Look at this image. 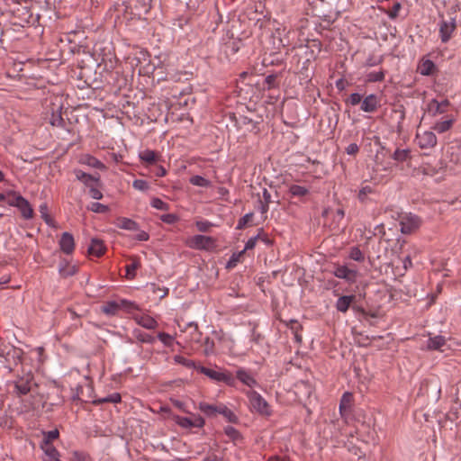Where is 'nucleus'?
<instances>
[{"label":"nucleus","mask_w":461,"mask_h":461,"mask_svg":"<svg viewBox=\"0 0 461 461\" xmlns=\"http://www.w3.org/2000/svg\"><path fill=\"white\" fill-rule=\"evenodd\" d=\"M246 395L249 402L250 408L263 416H270L272 410L264 397L254 390L248 391Z\"/></svg>","instance_id":"obj_1"},{"label":"nucleus","mask_w":461,"mask_h":461,"mask_svg":"<svg viewBox=\"0 0 461 461\" xmlns=\"http://www.w3.org/2000/svg\"><path fill=\"white\" fill-rule=\"evenodd\" d=\"M421 223V219L411 212H404L399 216L400 230L402 234H411L416 231Z\"/></svg>","instance_id":"obj_2"},{"label":"nucleus","mask_w":461,"mask_h":461,"mask_svg":"<svg viewBox=\"0 0 461 461\" xmlns=\"http://www.w3.org/2000/svg\"><path fill=\"white\" fill-rule=\"evenodd\" d=\"M121 309H125L128 312L138 309V305L134 302L128 300L120 301H108L102 307V311L108 316H113L118 313Z\"/></svg>","instance_id":"obj_3"},{"label":"nucleus","mask_w":461,"mask_h":461,"mask_svg":"<svg viewBox=\"0 0 461 461\" xmlns=\"http://www.w3.org/2000/svg\"><path fill=\"white\" fill-rule=\"evenodd\" d=\"M186 245L193 249L211 250L215 247V240L210 236L198 234L187 239Z\"/></svg>","instance_id":"obj_4"},{"label":"nucleus","mask_w":461,"mask_h":461,"mask_svg":"<svg viewBox=\"0 0 461 461\" xmlns=\"http://www.w3.org/2000/svg\"><path fill=\"white\" fill-rule=\"evenodd\" d=\"M197 370L213 381L223 382L228 385H232L234 383V378L230 373L211 369L203 366H199Z\"/></svg>","instance_id":"obj_5"},{"label":"nucleus","mask_w":461,"mask_h":461,"mask_svg":"<svg viewBox=\"0 0 461 461\" xmlns=\"http://www.w3.org/2000/svg\"><path fill=\"white\" fill-rule=\"evenodd\" d=\"M8 203L11 206L18 208L24 219L29 220L32 218L33 210L28 200L22 195L14 194V198L10 200Z\"/></svg>","instance_id":"obj_6"},{"label":"nucleus","mask_w":461,"mask_h":461,"mask_svg":"<svg viewBox=\"0 0 461 461\" xmlns=\"http://www.w3.org/2000/svg\"><path fill=\"white\" fill-rule=\"evenodd\" d=\"M332 274L339 278L344 279L349 284H354L357 278V270L349 268L346 265H335Z\"/></svg>","instance_id":"obj_7"},{"label":"nucleus","mask_w":461,"mask_h":461,"mask_svg":"<svg viewBox=\"0 0 461 461\" xmlns=\"http://www.w3.org/2000/svg\"><path fill=\"white\" fill-rule=\"evenodd\" d=\"M415 140L420 149H432L437 145L438 139L436 134L431 131H418Z\"/></svg>","instance_id":"obj_8"},{"label":"nucleus","mask_w":461,"mask_h":461,"mask_svg":"<svg viewBox=\"0 0 461 461\" xmlns=\"http://www.w3.org/2000/svg\"><path fill=\"white\" fill-rule=\"evenodd\" d=\"M456 27V23L454 18H450L447 21L442 20L439 23V37L442 42L446 43L450 40Z\"/></svg>","instance_id":"obj_9"},{"label":"nucleus","mask_w":461,"mask_h":461,"mask_svg":"<svg viewBox=\"0 0 461 461\" xmlns=\"http://www.w3.org/2000/svg\"><path fill=\"white\" fill-rule=\"evenodd\" d=\"M450 103L447 99L438 101L437 99L430 100L427 104V111L431 116H437L447 112Z\"/></svg>","instance_id":"obj_10"},{"label":"nucleus","mask_w":461,"mask_h":461,"mask_svg":"<svg viewBox=\"0 0 461 461\" xmlns=\"http://www.w3.org/2000/svg\"><path fill=\"white\" fill-rule=\"evenodd\" d=\"M175 421L177 425L185 429L202 428L204 425V420L201 416H194V419L188 417L176 416Z\"/></svg>","instance_id":"obj_11"},{"label":"nucleus","mask_w":461,"mask_h":461,"mask_svg":"<svg viewBox=\"0 0 461 461\" xmlns=\"http://www.w3.org/2000/svg\"><path fill=\"white\" fill-rule=\"evenodd\" d=\"M379 105L380 98L375 94H370L362 100L360 109L365 113H374Z\"/></svg>","instance_id":"obj_12"},{"label":"nucleus","mask_w":461,"mask_h":461,"mask_svg":"<svg viewBox=\"0 0 461 461\" xmlns=\"http://www.w3.org/2000/svg\"><path fill=\"white\" fill-rule=\"evenodd\" d=\"M32 386V377L28 375L24 377H20L15 382V393L18 395H26L30 393Z\"/></svg>","instance_id":"obj_13"},{"label":"nucleus","mask_w":461,"mask_h":461,"mask_svg":"<svg viewBox=\"0 0 461 461\" xmlns=\"http://www.w3.org/2000/svg\"><path fill=\"white\" fill-rule=\"evenodd\" d=\"M59 248L66 254H71L75 249L74 237L69 232H63L59 240Z\"/></svg>","instance_id":"obj_14"},{"label":"nucleus","mask_w":461,"mask_h":461,"mask_svg":"<svg viewBox=\"0 0 461 461\" xmlns=\"http://www.w3.org/2000/svg\"><path fill=\"white\" fill-rule=\"evenodd\" d=\"M133 319L140 326L147 330H155L158 325V321L148 314H136Z\"/></svg>","instance_id":"obj_15"},{"label":"nucleus","mask_w":461,"mask_h":461,"mask_svg":"<svg viewBox=\"0 0 461 461\" xmlns=\"http://www.w3.org/2000/svg\"><path fill=\"white\" fill-rule=\"evenodd\" d=\"M446 338L441 335L429 337L427 340L426 348L429 350H438L443 352V347L446 345Z\"/></svg>","instance_id":"obj_16"},{"label":"nucleus","mask_w":461,"mask_h":461,"mask_svg":"<svg viewBox=\"0 0 461 461\" xmlns=\"http://www.w3.org/2000/svg\"><path fill=\"white\" fill-rule=\"evenodd\" d=\"M417 70L422 76H430L436 71V65L432 60L422 58L418 64Z\"/></svg>","instance_id":"obj_17"},{"label":"nucleus","mask_w":461,"mask_h":461,"mask_svg":"<svg viewBox=\"0 0 461 461\" xmlns=\"http://www.w3.org/2000/svg\"><path fill=\"white\" fill-rule=\"evenodd\" d=\"M356 296L351 295H342L338 298L335 303V307L338 312L345 313L349 309L351 303L355 301Z\"/></svg>","instance_id":"obj_18"},{"label":"nucleus","mask_w":461,"mask_h":461,"mask_svg":"<svg viewBox=\"0 0 461 461\" xmlns=\"http://www.w3.org/2000/svg\"><path fill=\"white\" fill-rule=\"evenodd\" d=\"M79 162L83 165H86L93 168H97L100 170L106 169V167L103 162H101L98 158L89 154H85L81 156Z\"/></svg>","instance_id":"obj_19"},{"label":"nucleus","mask_w":461,"mask_h":461,"mask_svg":"<svg viewBox=\"0 0 461 461\" xmlns=\"http://www.w3.org/2000/svg\"><path fill=\"white\" fill-rule=\"evenodd\" d=\"M237 378L247 386L252 388L258 385V382L253 375L247 370L240 368L236 372Z\"/></svg>","instance_id":"obj_20"},{"label":"nucleus","mask_w":461,"mask_h":461,"mask_svg":"<svg viewBox=\"0 0 461 461\" xmlns=\"http://www.w3.org/2000/svg\"><path fill=\"white\" fill-rule=\"evenodd\" d=\"M105 251V246L102 240L92 239L88 248V253L91 256L101 257Z\"/></svg>","instance_id":"obj_21"},{"label":"nucleus","mask_w":461,"mask_h":461,"mask_svg":"<svg viewBox=\"0 0 461 461\" xmlns=\"http://www.w3.org/2000/svg\"><path fill=\"white\" fill-rule=\"evenodd\" d=\"M139 158L147 165H155L159 161V156L151 149H144L140 152Z\"/></svg>","instance_id":"obj_22"},{"label":"nucleus","mask_w":461,"mask_h":461,"mask_svg":"<svg viewBox=\"0 0 461 461\" xmlns=\"http://www.w3.org/2000/svg\"><path fill=\"white\" fill-rule=\"evenodd\" d=\"M74 174L77 180L81 181L84 185L90 186L92 182H97L99 177L93 176L80 169H75Z\"/></svg>","instance_id":"obj_23"},{"label":"nucleus","mask_w":461,"mask_h":461,"mask_svg":"<svg viewBox=\"0 0 461 461\" xmlns=\"http://www.w3.org/2000/svg\"><path fill=\"white\" fill-rule=\"evenodd\" d=\"M217 414L222 415L229 422H236L238 420L235 413L225 404H218Z\"/></svg>","instance_id":"obj_24"},{"label":"nucleus","mask_w":461,"mask_h":461,"mask_svg":"<svg viewBox=\"0 0 461 461\" xmlns=\"http://www.w3.org/2000/svg\"><path fill=\"white\" fill-rule=\"evenodd\" d=\"M411 158L410 149H396L392 155V158L396 162L402 163Z\"/></svg>","instance_id":"obj_25"},{"label":"nucleus","mask_w":461,"mask_h":461,"mask_svg":"<svg viewBox=\"0 0 461 461\" xmlns=\"http://www.w3.org/2000/svg\"><path fill=\"white\" fill-rule=\"evenodd\" d=\"M117 227L128 230H137L139 229V225L136 221L125 217L118 219Z\"/></svg>","instance_id":"obj_26"},{"label":"nucleus","mask_w":461,"mask_h":461,"mask_svg":"<svg viewBox=\"0 0 461 461\" xmlns=\"http://www.w3.org/2000/svg\"><path fill=\"white\" fill-rule=\"evenodd\" d=\"M385 77V72L383 69L378 71L368 72L365 76V81L366 83L382 82Z\"/></svg>","instance_id":"obj_27"},{"label":"nucleus","mask_w":461,"mask_h":461,"mask_svg":"<svg viewBox=\"0 0 461 461\" xmlns=\"http://www.w3.org/2000/svg\"><path fill=\"white\" fill-rule=\"evenodd\" d=\"M49 461H61L59 453L53 445L41 446Z\"/></svg>","instance_id":"obj_28"},{"label":"nucleus","mask_w":461,"mask_h":461,"mask_svg":"<svg viewBox=\"0 0 461 461\" xmlns=\"http://www.w3.org/2000/svg\"><path fill=\"white\" fill-rule=\"evenodd\" d=\"M353 400V395L349 392H345L340 399L339 402V412L341 415H343V412L347 410H348L351 406V402Z\"/></svg>","instance_id":"obj_29"},{"label":"nucleus","mask_w":461,"mask_h":461,"mask_svg":"<svg viewBox=\"0 0 461 461\" xmlns=\"http://www.w3.org/2000/svg\"><path fill=\"white\" fill-rule=\"evenodd\" d=\"M454 119L453 118H450V119H447V120H445V121H441V122H437L434 126H433V129L434 131H436L438 133H444L446 131H447L448 130L451 129L453 123H454Z\"/></svg>","instance_id":"obj_30"},{"label":"nucleus","mask_w":461,"mask_h":461,"mask_svg":"<svg viewBox=\"0 0 461 461\" xmlns=\"http://www.w3.org/2000/svg\"><path fill=\"white\" fill-rule=\"evenodd\" d=\"M374 193V187L370 185H364L359 189L357 198L360 203H366L369 201L368 196Z\"/></svg>","instance_id":"obj_31"},{"label":"nucleus","mask_w":461,"mask_h":461,"mask_svg":"<svg viewBox=\"0 0 461 461\" xmlns=\"http://www.w3.org/2000/svg\"><path fill=\"white\" fill-rule=\"evenodd\" d=\"M121 401H122L121 394L119 393H113L107 395L106 397L96 399L93 402L95 404H101V403H104V402L118 403Z\"/></svg>","instance_id":"obj_32"},{"label":"nucleus","mask_w":461,"mask_h":461,"mask_svg":"<svg viewBox=\"0 0 461 461\" xmlns=\"http://www.w3.org/2000/svg\"><path fill=\"white\" fill-rule=\"evenodd\" d=\"M134 335L135 338L141 343L153 344L156 340L152 335L139 330H134Z\"/></svg>","instance_id":"obj_33"},{"label":"nucleus","mask_w":461,"mask_h":461,"mask_svg":"<svg viewBox=\"0 0 461 461\" xmlns=\"http://www.w3.org/2000/svg\"><path fill=\"white\" fill-rule=\"evenodd\" d=\"M174 361L175 363L176 364H179V365H182L187 368H190V369H197V367L199 366H197L195 364L194 361L191 360V359H188L183 356H180V355H176L174 357Z\"/></svg>","instance_id":"obj_34"},{"label":"nucleus","mask_w":461,"mask_h":461,"mask_svg":"<svg viewBox=\"0 0 461 461\" xmlns=\"http://www.w3.org/2000/svg\"><path fill=\"white\" fill-rule=\"evenodd\" d=\"M199 410L207 416H214L217 414L218 405H212L206 402H200L198 406Z\"/></svg>","instance_id":"obj_35"},{"label":"nucleus","mask_w":461,"mask_h":461,"mask_svg":"<svg viewBox=\"0 0 461 461\" xmlns=\"http://www.w3.org/2000/svg\"><path fill=\"white\" fill-rule=\"evenodd\" d=\"M43 436L44 438L41 446L51 445L50 442L59 438V432L57 429H55L52 430L44 431Z\"/></svg>","instance_id":"obj_36"},{"label":"nucleus","mask_w":461,"mask_h":461,"mask_svg":"<svg viewBox=\"0 0 461 461\" xmlns=\"http://www.w3.org/2000/svg\"><path fill=\"white\" fill-rule=\"evenodd\" d=\"M59 274L64 276H71L76 274L77 268L75 266H70L68 263L60 264L59 267Z\"/></svg>","instance_id":"obj_37"},{"label":"nucleus","mask_w":461,"mask_h":461,"mask_svg":"<svg viewBox=\"0 0 461 461\" xmlns=\"http://www.w3.org/2000/svg\"><path fill=\"white\" fill-rule=\"evenodd\" d=\"M289 193L293 196L303 197V196L306 195L309 193V190H308V188H306L304 186H302V185H292L289 187Z\"/></svg>","instance_id":"obj_38"},{"label":"nucleus","mask_w":461,"mask_h":461,"mask_svg":"<svg viewBox=\"0 0 461 461\" xmlns=\"http://www.w3.org/2000/svg\"><path fill=\"white\" fill-rule=\"evenodd\" d=\"M158 339L160 340V342L165 347H168V348L173 347V345L175 343V336L170 335L166 332H158Z\"/></svg>","instance_id":"obj_39"},{"label":"nucleus","mask_w":461,"mask_h":461,"mask_svg":"<svg viewBox=\"0 0 461 461\" xmlns=\"http://www.w3.org/2000/svg\"><path fill=\"white\" fill-rule=\"evenodd\" d=\"M189 182L195 186L200 187H209L211 185V182L202 176H194L190 178Z\"/></svg>","instance_id":"obj_40"},{"label":"nucleus","mask_w":461,"mask_h":461,"mask_svg":"<svg viewBox=\"0 0 461 461\" xmlns=\"http://www.w3.org/2000/svg\"><path fill=\"white\" fill-rule=\"evenodd\" d=\"M150 205L160 211H168L169 210V204L164 201H162L160 198L154 197L150 201Z\"/></svg>","instance_id":"obj_41"},{"label":"nucleus","mask_w":461,"mask_h":461,"mask_svg":"<svg viewBox=\"0 0 461 461\" xmlns=\"http://www.w3.org/2000/svg\"><path fill=\"white\" fill-rule=\"evenodd\" d=\"M203 353L205 356H212L215 354V346L212 339L205 338L203 341Z\"/></svg>","instance_id":"obj_42"},{"label":"nucleus","mask_w":461,"mask_h":461,"mask_svg":"<svg viewBox=\"0 0 461 461\" xmlns=\"http://www.w3.org/2000/svg\"><path fill=\"white\" fill-rule=\"evenodd\" d=\"M348 258L357 262H362L365 259V256L358 247H353L350 249Z\"/></svg>","instance_id":"obj_43"},{"label":"nucleus","mask_w":461,"mask_h":461,"mask_svg":"<svg viewBox=\"0 0 461 461\" xmlns=\"http://www.w3.org/2000/svg\"><path fill=\"white\" fill-rule=\"evenodd\" d=\"M88 209L94 212H96V213H104V212H107L109 208L107 205L105 204H103L101 203H98V202H94L92 203L89 206H88Z\"/></svg>","instance_id":"obj_44"},{"label":"nucleus","mask_w":461,"mask_h":461,"mask_svg":"<svg viewBox=\"0 0 461 461\" xmlns=\"http://www.w3.org/2000/svg\"><path fill=\"white\" fill-rule=\"evenodd\" d=\"M224 432L232 441H237L241 438L239 430L232 426L225 427Z\"/></svg>","instance_id":"obj_45"},{"label":"nucleus","mask_w":461,"mask_h":461,"mask_svg":"<svg viewBox=\"0 0 461 461\" xmlns=\"http://www.w3.org/2000/svg\"><path fill=\"white\" fill-rule=\"evenodd\" d=\"M262 232H263V229L261 228V229H259L258 233L256 236L249 238L248 240V241L246 242L245 248L242 251L245 252L246 250H250V249H254L257 244V240H258V238L260 237V234Z\"/></svg>","instance_id":"obj_46"},{"label":"nucleus","mask_w":461,"mask_h":461,"mask_svg":"<svg viewBox=\"0 0 461 461\" xmlns=\"http://www.w3.org/2000/svg\"><path fill=\"white\" fill-rule=\"evenodd\" d=\"M140 267V263L137 260H133V262L126 267V276L129 279H132L136 275V270Z\"/></svg>","instance_id":"obj_47"},{"label":"nucleus","mask_w":461,"mask_h":461,"mask_svg":"<svg viewBox=\"0 0 461 461\" xmlns=\"http://www.w3.org/2000/svg\"><path fill=\"white\" fill-rule=\"evenodd\" d=\"M195 226L199 231L206 232L210 230L211 227L213 226V223L207 220H201L195 221Z\"/></svg>","instance_id":"obj_48"},{"label":"nucleus","mask_w":461,"mask_h":461,"mask_svg":"<svg viewBox=\"0 0 461 461\" xmlns=\"http://www.w3.org/2000/svg\"><path fill=\"white\" fill-rule=\"evenodd\" d=\"M401 9H402V5H401V3L397 2L393 5L391 10L385 11L384 13L391 20H394L398 17V14H399V12Z\"/></svg>","instance_id":"obj_49"},{"label":"nucleus","mask_w":461,"mask_h":461,"mask_svg":"<svg viewBox=\"0 0 461 461\" xmlns=\"http://www.w3.org/2000/svg\"><path fill=\"white\" fill-rule=\"evenodd\" d=\"M383 61H384L383 56L375 57V56L370 55L366 59V60L365 62V66L366 67H375V66L381 64Z\"/></svg>","instance_id":"obj_50"},{"label":"nucleus","mask_w":461,"mask_h":461,"mask_svg":"<svg viewBox=\"0 0 461 461\" xmlns=\"http://www.w3.org/2000/svg\"><path fill=\"white\" fill-rule=\"evenodd\" d=\"M132 186L141 192H145L149 188V185L146 180L135 179L132 183Z\"/></svg>","instance_id":"obj_51"},{"label":"nucleus","mask_w":461,"mask_h":461,"mask_svg":"<svg viewBox=\"0 0 461 461\" xmlns=\"http://www.w3.org/2000/svg\"><path fill=\"white\" fill-rule=\"evenodd\" d=\"M160 220L165 223L174 224L179 220V218L175 213H166L160 216Z\"/></svg>","instance_id":"obj_52"},{"label":"nucleus","mask_w":461,"mask_h":461,"mask_svg":"<svg viewBox=\"0 0 461 461\" xmlns=\"http://www.w3.org/2000/svg\"><path fill=\"white\" fill-rule=\"evenodd\" d=\"M252 217H253V213L252 212L246 213L243 217H241L239 220L236 228L238 230H242L247 225V223L252 219Z\"/></svg>","instance_id":"obj_53"},{"label":"nucleus","mask_w":461,"mask_h":461,"mask_svg":"<svg viewBox=\"0 0 461 461\" xmlns=\"http://www.w3.org/2000/svg\"><path fill=\"white\" fill-rule=\"evenodd\" d=\"M39 211L41 212V218L46 221L47 224H50L51 220L48 213V205L46 203L41 204Z\"/></svg>","instance_id":"obj_54"},{"label":"nucleus","mask_w":461,"mask_h":461,"mask_svg":"<svg viewBox=\"0 0 461 461\" xmlns=\"http://www.w3.org/2000/svg\"><path fill=\"white\" fill-rule=\"evenodd\" d=\"M348 102L351 105H357L358 104H361V102H362V95L359 93H352L349 95V97L348 99Z\"/></svg>","instance_id":"obj_55"},{"label":"nucleus","mask_w":461,"mask_h":461,"mask_svg":"<svg viewBox=\"0 0 461 461\" xmlns=\"http://www.w3.org/2000/svg\"><path fill=\"white\" fill-rule=\"evenodd\" d=\"M243 253H244V252H243L242 250H241L240 252H239V253H234V254L230 257V260L228 261V263H227V267H232L236 266V264L240 261V256H241Z\"/></svg>","instance_id":"obj_56"},{"label":"nucleus","mask_w":461,"mask_h":461,"mask_svg":"<svg viewBox=\"0 0 461 461\" xmlns=\"http://www.w3.org/2000/svg\"><path fill=\"white\" fill-rule=\"evenodd\" d=\"M50 122L52 126H61L63 124V118L60 113H53Z\"/></svg>","instance_id":"obj_57"},{"label":"nucleus","mask_w":461,"mask_h":461,"mask_svg":"<svg viewBox=\"0 0 461 461\" xmlns=\"http://www.w3.org/2000/svg\"><path fill=\"white\" fill-rule=\"evenodd\" d=\"M89 194L95 200H100V199L103 198L102 192L98 188H96V187H93V186L90 187Z\"/></svg>","instance_id":"obj_58"},{"label":"nucleus","mask_w":461,"mask_h":461,"mask_svg":"<svg viewBox=\"0 0 461 461\" xmlns=\"http://www.w3.org/2000/svg\"><path fill=\"white\" fill-rule=\"evenodd\" d=\"M359 150V147L357 143H350L346 148V152L348 155H356Z\"/></svg>","instance_id":"obj_59"},{"label":"nucleus","mask_w":461,"mask_h":461,"mask_svg":"<svg viewBox=\"0 0 461 461\" xmlns=\"http://www.w3.org/2000/svg\"><path fill=\"white\" fill-rule=\"evenodd\" d=\"M71 461H86V455L83 452L74 451L72 453Z\"/></svg>","instance_id":"obj_60"},{"label":"nucleus","mask_w":461,"mask_h":461,"mask_svg":"<svg viewBox=\"0 0 461 461\" xmlns=\"http://www.w3.org/2000/svg\"><path fill=\"white\" fill-rule=\"evenodd\" d=\"M154 174L156 176L161 177V176H166L167 170L163 166L158 165L156 167Z\"/></svg>","instance_id":"obj_61"},{"label":"nucleus","mask_w":461,"mask_h":461,"mask_svg":"<svg viewBox=\"0 0 461 461\" xmlns=\"http://www.w3.org/2000/svg\"><path fill=\"white\" fill-rule=\"evenodd\" d=\"M149 235L148 234V232H146L144 230L140 231L136 235V240H138L140 241H146L149 240Z\"/></svg>","instance_id":"obj_62"},{"label":"nucleus","mask_w":461,"mask_h":461,"mask_svg":"<svg viewBox=\"0 0 461 461\" xmlns=\"http://www.w3.org/2000/svg\"><path fill=\"white\" fill-rule=\"evenodd\" d=\"M412 266V263H411V259L410 258V256H406L403 259H402V267H403V270L406 271L407 269H409Z\"/></svg>","instance_id":"obj_63"},{"label":"nucleus","mask_w":461,"mask_h":461,"mask_svg":"<svg viewBox=\"0 0 461 461\" xmlns=\"http://www.w3.org/2000/svg\"><path fill=\"white\" fill-rule=\"evenodd\" d=\"M203 461H222V458L216 455H212V456H205L203 459Z\"/></svg>","instance_id":"obj_64"}]
</instances>
